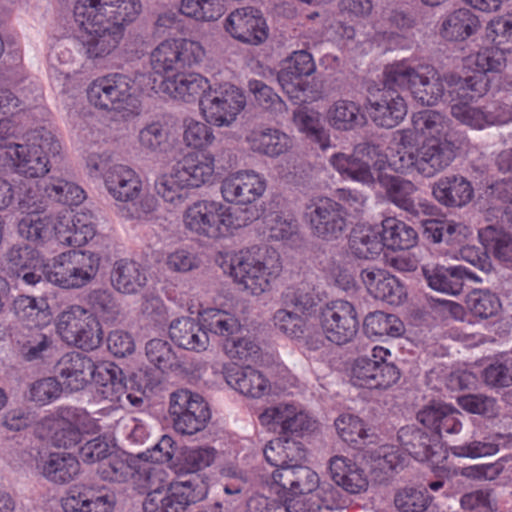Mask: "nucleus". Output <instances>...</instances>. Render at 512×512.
I'll return each instance as SVG.
<instances>
[{
    "label": "nucleus",
    "instance_id": "nucleus-1",
    "mask_svg": "<svg viewBox=\"0 0 512 512\" xmlns=\"http://www.w3.org/2000/svg\"><path fill=\"white\" fill-rule=\"evenodd\" d=\"M137 0H77L74 17L83 32L82 49L89 59L110 55L124 36V24L141 11Z\"/></svg>",
    "mask_w": 512,
    "mask_h": 512
},
{
    "label": "nucleus",
    "instance_id": "nucleus-2",
    "mask_svg": "<svg viewBox=\"0 0 512 512\" xmlns=\"http://www.w3.org/2000/svg\"><path fill=\"white\" fill-rule=\"evenodd\" d=\"M464 419V414L455 407L443 402H433L417 413V420L431 434L412 425L400 428L397 438L403 449L414 459L428 461L435 454L441 438L457 435L462 431Z\"/></svg>",
    "mask_w": 512,
    "mask_h": 512
},
{
    "label": "nucleus",
    "instance_id": "nucleus-3",
    "mask_svg": "<svg viewBox=\"0 0 512 512\" xmlns=\"http://www.w3.org/2000/svg\"><path fill=\"white\" fill-rule=\"evenodd\" d=\"M281 270L280 258L275 250L256 246L240 251L230 261V275L234 281L253 295L268 291Z\"/></svg>",
    "mask_w": 512,
    "mask_h": 512
},
{
    "label": "nucleus",
    "instance_id": "nucleus-4",
    "mask_svg": "<svg viewBox=\"0 0 512 512\" xmlns=\"http://www.w3.org/2000/svg\"><path fill=\"white\" fill-rule=\"evenodd\" d=\"M105 187L109 194L122 204L119 213L125 219H144L157 207V200L152 195L140 197L142 182L130 167L115 164L104 174Z\"/></svg>",
    "mask_w": 512,
    "mask_h": 512
},
{
    "label": "nucleus",
    "instance_id": "nucleus-5",
    "mask_svg": "<svg viewBox=\"0 0 512 512\" xmlns=\"http://www.w3.org/2000/svg\"><path fill=\"white\" fill-rule=\"evenodd\" d=\"M100 258L86 250H69L42 265L45 279L64 289H79L89 284L97 275Z\"/></svg>",
    "mask_w": 512,
    "mask_h": 512
},
{
    "label": "nucleus",
    "instance_id": "nucleus-6",
    "mask_svg": "<svg viewBox=\"0 0 512 512\" xmlns=\"http://www.w3.org/2000/svg\"><path fill=\"white\" fill-rule=\"evenodd\" d=\"M387 84L408 90L423 106H434L445 97L447 90L444 74L431 67H412L404 62L387 66Z\"/></svg>",
    "mask_w": 512,
    "mask_h": 512
},
{
    "label": "nucleus",
    "instance_id": "nucleus-7",
    "mask_svg": "<svg viewBox=\"0 0 512 512\" xmlns=\"http://www.w3.org/2000/svg\"><path fill=\"white\" fill-rule=\"evenodd\" d=\"M247 215L239 222L230 208L220 202L201 200L188 207L184 214L185 227L191 232L211 239L227 235L231 229L245 226L256 219V211L246 209Z\"/></svg>",
    "mask_w": 512,
    "mask_h": 512
},
{
    "label": "nucleus",
    "instance_id": "nucleus-8",
    "mask_svg": "<svg viewBox=\"0 0 512 512\" xmlns=\"http://www.w3.org/2000/svg\"><path fill=\"white\" fill-rule=\"evenodd\" d=\"M57 377L63 387L70 392L84 389L91 381L98 388H103L105 382L115 377L118 365L112 362L95 363L90 357L79 352L64 354L55 366Z\"/></svg>",
    "mask_w": 512,
    "mask_h": 512
},
{
    "label": "nucleus",
    "instance_id": "nucleus-9",
    "mask_svg": "<svg viewBox=\"0 0 512 512\" xmlns=\"http://www.w3.org/2000/svg\"><path fill=\"white\" fill-rule=\"evenodd\" d=\"M60 144L54 135L45 128L35 129L27 135L25 144L14 147V152H7L13 160L16 170L30 178L44 176L49 171L50 154L56 155Z\"/></svg>",
    "mask_w": 512,
    "mask_h": 512
},
{
    "label": "nucleus",
    "instance_id": "nucleus-10",
    "mask_svg": "<svg viewBox=\"0 0 512 512\" xmlns=\"http://www.w3.org/2000/svg\"><path fill=\"white\" fill-rule=\"evenodd\" d=\"M208 484L199 477L169 484L166 490L155 488L143 501L144 512H186L190 505L204 500Z\"/></svg>",
    "mask_w": 512,
    "mask_h": 512
},
{
    "label": "nucleus",
    "instance_id": "nucleus-11",
    "mask_svg": "<svg viewBox=\"0 0 512 512\" xmlns=\"http://www.w3.org/2000/svg\"><path fill=\"white\" fill-rule=\"evenodd\" d=\"M150 80V76L139 74L134 79L124 74H112L97 79L89 86V102L104 110L122 111L133 102V95L143 89L139 84Z\"/></svg>",
    "mask_w": 512,
    "mask_h": 512
},
{
    "label": "nucleus",
    "instance_id": "nucleus-12",
    "mask_svg": "<svg viewBox=\"0 0 512 512\" xmlns=\"http://www.w3.org/2000/svg\"><path fill=\"white\" fill-rule=\"evenodd\" d=\"M304 217L313 236L323 241L339 239L348 228V212L338 201L316 197L305 206Z\"/></svg>",
    "mask_w": 512,
    "mask_h": 512
},
{
    "label": "nucleus",
    "instance_id": "nucleus-13",
    "mask_svg": "<svg viewBox=\"0 0 512 512\" xmlns=\"http://www.w3.org/2000/svg\"><path fill=\"white\" fill-rule=\"evenodd\" d=\"M169 414L175 431L181 435H194L202 431L211 418L203 397L186 389L170 395Z\"/></svg>",
    "mask_w": 512,
    "mask_h": 512
},
{
    "label": "nucleus",
    "instance_id": "nucleus-14",
    "mask_svg": "<svg viewBox=\"0 0 512 512\" xmlns=\"http://www.w3.org/2000/svg\"><path fill=\"white\" fill-rule=\"evenodd\" d=\"M390 351L376 346L371 356L358 357L351 369V383L357 387L368 389H387L400 378L398 368L386 361Z\"/></svg>",
    "mask_w": 512,
    "mask_h": 512
},
{
    "label": "nucleus",
    "instance_id": "nucleus-15",
    "mask_svg": "<svg viewBox=\"0 0 512 512\" xmlns=\"http://www.w3.org/2000/svg\"><path fill=\"white\" fill-rule=\"evenodd\" d=\"M245 105L243 92L230 83L211 87L200 100V110L206 121L219 127L234 122Z\"/></svg>",
    "mask_w": 512,
    "mask_h": 512
},
{
    "label": "nucleus",
    "instance_id": "nucleus-16",
    "mask_svg": "<svg viewBox=\"0 0 512 512\" xmlns=\"http://www.w3.org/2000/svg\"><path fill=\"white\" fill-rule=\"evenodd\" d=\"M319 320L325 338L339 346L352 342L359 330L355 306L343 299L326 303L320 309Z\"/></svg>",
    "mask_w": 512,
    "mask_h": 512
},
{
    "label": "nucleus",
    "instance_id": "nucleus-17",
    "mask_svg": "<svg viewBox=\"0 0 512 512\" xmlns=\"http://www.w3.org/2000/svg\"><path fill=\"white\" fill-rule=\"evenodd\" d=\"M315 71L316 64L313 56L306 50L293 51L283 60L277 80L283 92L294 104L306 102V85L303 77L311 76Z\"/></svg>",
    "mask_w": 512,
    "mask_h": 512
},
{
    "label": "nucleus",
    "instance_id": "nucleus-18",
    "mask_svg": "<svg viewBox=\"0 0 512 512\" xmlns=\"http://www.w3.org/2000/svg\"><path fill=\"white\" fill-rule=\"evenodd\" d=\"M384 87L369 99V114L373 122L383 128H394L407 114V105L398 92V86L387 84V67L384 70Z\"/></svg>",
    "mask_w": 512,
    "mask_h": 512
},
{
    "label": "nucleus",
    "instance_id": "nucleus-19",
    "mask_svg": "<svg viewBox=\"0 0 512 512\" xmlns=\"http://www.w3.org/2000/svg\"><path fill=\"white\" fill-rule=\"evenodd\" d=\"M267 187L266 178L254 170L229 174L221 182V194L228 203L248 205L257 201Z\"/></svg>",
    "mask_w": 512,
    "mask_h": 512
},
{
    "label": "nucleus",
    "instance_id": "nucleus-20",
    "mask_svg": "<svg viewBox=\"0 0 512 512\" xmlns=\"http://www.w3.org/2000/svg\"><path fill=\"white\" fill-rule=\"evenodd\" d=\"M225 30L234 39L259 45L268 38V26L262 13L253 7H244L232 11L225 20Z\"/></svg>",
    "mask_w": 512,
    "mask_h": 512
},
{
    "label": "nucleus",
    "instance_id": "nucleus-21",
    "mask_svg": "<svg viewBox=\"0 0 512 512\" xmlns=\"http://www.w3.org/2000/svg\"><path fill=\"white\" fill-rule=\"evenodd\" d=\"M455 146L445 138H429L416 150L414 170L432 178L448 168L455 159Z\"/></svg>",
    "mask_w": 512,
    "mask_h": 512
},
{
    "label": "nucleus",
    "instance_id": "nucleus-22",
    "mask_svg": "<svg viewBox=\"0 0 512 512\" xmlns=\"http://www.w3.org/2000/svg\"><path fill=\"white\" fill-rule=\"evenodd\" d=\"M97 472L102 480L112 483H126L138 473L148 484H153L164 470L147 463L138 465L134 458L126 454H112L99 465Z\"/></svg>",
    "mask_w": 512,
    "mask_h": 512
},
{
    "label": "nucleus",
    "instance_id": "nucleus-23",
    "mask_svg": "<svg viewBox=\"0 0 512 512\" xmlns=\"http://www.w3.org/2000/svg\"><path fill=\"white\" fill-rule=\"evenodd\" d=\"M19 207L27 213L18 224L19 234L23 238L31 242L43 243L50 238L53 229L58 231L49 216L39 214L36 190L32 187H27L23 196L19 193Z\"/></svg>",
    "mask_w": 512,
    "mask_h": 512
},
{
    "label": "nucleus",
    "instance_id": "nucleus-24",
    "mask_svg": "<svg viewBox=\"0 0 512 512\" xmlns=\"http://www.w3.org/2000/svg\"><path fill=\"white\" fill-rule=\"evenodd\" d=\"M379 155V146L372 143H360L355 146L353 154L338 152L329 158L330 165L343 177L363 184L374 182L370 164L357 157Z\"/></svg>",
    "mask_w": 512,
    "mask_h": 512
},
{
    "label": "nucleus",
    "instance_id": "nucleus-25",
    "mask_svg": "<svg viewBox=\"0 0 512 512\" xmlns=\"http://www.w3.org/2000/svg\"><path fill=\"white\" fill-rule=\"evenodd\" d=\"M434 199L447 208H462L474 197L472 183L460 174L441 176L431 185Z\"/></svg>",
    "mask_w": 512,
    "mask_h": 512
},
{
    "label": "nucleus",
    "instance_id": "nucleus-26",
    "mask_svg": "<svg viewBox=\"0 0 512 512\" xmlns=\"http://www.w3.org/2000/svg\"><path fill=\"white\" fill-rule=\"evenodd\" d=\"M429 287L448 295H458L462 292L467 280L480 282L481 278L464 266H433L422 268Z\"/></svg>",
    "mask_w": 512,
    "mask_h": 512
},
{
    "label": "nucleus",
    "instance_id": "nucleus-27",
    "mask_svg": "<svg viewBox=\"0 0 512 512\" xmlns=\"http://www.w3.org/2000/svg\"><path fill=\"white\" fill-rule=\"evenodd\" d=\"M79 460L71 453L52 452L40 457L36 470L47 481L56 485H65L74 481L80 474Z\"/></svg>",
    "mask_w": 512,
    "mask_h": 512
},
{
    "label": "nucleus",
    "instance_id": "nucleus-28",
    "mask_svg": "<svg viewBox=\"0 0 512 512\" xmlns=\"http://www.w3.org/2000/svg\"><path fill=\"white\" fill-rule=\"evenodd\" d=\"M331 480L345 492L357 495L368 490L369 481L366 472L354 460L335 455L329 460Z\"/></svg>",
    "mask_w": 512,
    "mask_h": 512
},
{
    "label": "nucleus",
    "instance_id": "nucleus-29",
    "mask_svg": "<svg viewBox=\"0 0 512 512\" xmlns=\"http://www.w3.org/2000/svg\"><path fill=\"white\" fill-rule=\"evenodd\" d=\"M361 279L369 293L376 299L391 305H399L406 297L404 286L387 271L367 268L362 270Z\"/></svg>",
    "mask_w": 512,
    "mask_h": 512
},
{
    "label": "nucleus",
    "instance_id": "nucleus-30",
    "mask_svg": "<svg viewBox=\"0 0 512 512\" xmlns=\"http://www.w3.org/2000/svg\"><path fill=\"white\" fill-rule=\"evenodd\" d=\"M170 339L180 348L202 352L209 346V337L203 322L191 317L174 319L169 325Z\"/></svg>",
    "mask_w": 512,
    "mask_h": 512
},
{
    "label": "nucleus",
    "instance_id": "nucleus-31",
    "mask_svg": "<svg viewBox=\"0 0 512 512\" xmlns=\"http://www.w3.org/2000/svg\"><path fill=\"white\" fill-rule=\"evenodd\" d=\"M227 384L245 396L260 398L269 390V381L258 370L247 366L228 364L223 368Z\"/></svg>",
    "mask_w": 512,
    "mask_h": 512
},
{
    "label": "nucleus",
    "instance_id": "nucleus-32",
    "mask_svg": "<svg viewBox=\"0 0 512 512\" xmlns=\"http://www.w3.org/2000/svg\"><path fill=\"white\" fill-rule=\"evenodd\" d=\"M449 101H475L483 97L489 90V79L484 73L475 72L462 78L456 73H445Z\"/></svg>",
    "mask_w": 512,
    "mask_h": 512
},
{
    "label": "nucleus",
    "instance_id": "nucleus-33",
    "mask_svg": "<svg viewBox=\"0 0 512 512\" xmlns=\"http://www.w3.org/2000/svg\"><path fill=\"white\" fill-rule=\"evenodd\" d=\"M211 87L208 79L197 73H178L161 82V89L165 93L185 102H193L197 99L200 101Z\"/></svg>",
    "mask_w": 512,
    "mask_h": 512
},
{
    "label": "nucleus",
    "instance_id": "nucleus-34",
    "mask_svg": "<svg viewBox=\"0 0 512 512\" xmlns=\"http://www.w3.org/2000/svg\"><path fill=\"white\" fill-rule=\"evenodd\" d=\"M114 506L113 494L96 492L92 488H84L81 491L72 490L61 499L64 512H112Z\"/></svg>",
    "mask_w": 512,
    "mask_h": 512
},
{
    "label": "nucleus",
    "instance_id": "nucleus-35",
    "mask_svg": "<svg viewBox=\"0 0 512 512\" xmlns=\"http://www.w3.org/2000/svg\"><path fill=\"white\" fill-rule=\"evenodd\" d=\"M249 148L258 154L278 157L292 147L291 138L283 131L271 127H259L246 136Z\"/></svg>",
    "mask_w": 512,
    "mask_h": 512
},
{
    "label": "nucleus",
    "instance_id": "nucleus-36",
    "mask_svg": "<svg viewBox=\"0 0 512 512\" xmlns=\"http://www.w3.org/2000/svg\"><path fill=\"white\" fill-rule=\"evenodd\" d=\"M478 17L469 9H457L446 15L440 24L439 35L446 41H465L480 29Z\"/></svg>",
    "mask_w": 512,
    "mask_h": 512
},
{
    "label": "nucleus",
    "instance_id": "nucleus-37",
    "mask_svg": "<svg viewBox=\"0 0 512 512\" xmlns=\"http://www.w3.org/2000/svg\"><path fill=\"white\" fill-rule=\"evenodd\" d=\"M111 282L120 293L136 294L147 284L146 271L138 262L121 259L114 264Z\"/></svg>",
    "mask_w": 512,
    "mask_h": 512
},
{
    "label": "nucleus",
    "instance_id": "nucleus-38",
    "mask_svg": "<svg viewBox=\"0 0 512 512\" xmlns=\"http://www.w3.org/2000/svg\"><path fill=\"white\" fill-rule=\"evenodd\" d=\"M20 353L26 361H36L50 357L56 351L55 337L39 329L26 328L17 339Z\"/></svg>",
    "mask_w": 512,
    "mask_h": 512
},
{
    "label": "nucleus",
    "instance_id": "nucleus-39",
    "mask_svg": "<svg viewBox=\"0 0 512 512\" xmlns=\"http://www.w3.org/2000/svg\"><path fill=\"white\" fill-rule=\"evenodd\" d=\"M178 173L192 188L209 182L214 174V158L211 155H187L175 165Z\"/></svg>",
    "mask_w": 512,
    "mask_h": 512
},
{
    "label": "nucleus",
    "instance_id": "nucleus-40",
    "mask_svg": "<svg viewBox=\"0 0 512 512\" xmlns=\"http://www.w3.org/2000/svg\"><path fill=\"white\" fill-rule=\"evenodd\" d=\"M380 182L385 187L389 201L411 216H419L421 209L412 198L417 188L412 181L394 176H381Z\"/></svg>",
    "mask_w": 512,
    "mask_h": 512
},
{
    "label": "nucleus",
    "instance_id": "nucleus-41",
    "mask_svg": "<svg viewBox=\"0 0 512 512\" xmlns=\"http://www.w3.org/2000/svg\"><path fill=\"white\" fill-rule=\"evenodd\" d=\"M13 310L17 319L27 328L40 327L50 317L49 305L44 298L20 295L13 302Z\"/></svg>",
    "mask_w": 512,
    "mask_h": 512
},
{
    "label": "nucleus",
    "instance_id": "nucleus-42",
    "mask_svg": "<svg viewBox=\"0 0 512 512\" xmlns=\"http://www.w3.org/2000/svg\"><path fill=\"white\" fill-rule=\"evenodd\" d=\"M381 236L388 249L407 250L417 243V232L405 222L393 217L382 221Z\"/></svg>",
    "mask_w": 512,
    "mask_h": 512
},
{
    "label": "nucleus",
    "instance_id": "nucleus-43",
    "mask_svg": "<svg viewBox=\"0 0 512 512\" xmlns=\"http://www.w3.org/2000/svg\"><path fill=\"white\" fill-rule=\"evenodd\" d=\"M481 243L505 266L512 268V237L501 228L488 225L478 232Z\"/></svg>",
    "mask_w": 512,
    "mask_h": 512
},
{
    "label": "nucleus",
    "instance_id": "nucleus-44",
    "mask_svg": "<svg viewBox=\"0 0 512 512\" xmlns=\"http://www.w3.org/2000/svg\"><path fill=\"white\" fill-rule=\"evenodd\" d=\"M383 247L381 231L370 227L354 229L349 239V248L359 259L373 260L381 254Z\"/></svg>",
    "mask_w": 512,
    "mask_h": 512
},
{
    "label": "nucleus",
    "instance_id": "nucleus-45",
    "mask_svg": "<svg viewBox=\"0 0 512 512\" xmlns=\"http://www.w3.org/2000/svg\"><path fill=\"white\" fill-rule=\"evenodd\" d=\"M284 307L302 315H311L318 305V297L313 287L305 282L287 287L280 296Z\"/></svg>",
    "mask_w": 512,
    "mask_h": 512
},
{
    "label": "nucleus",
    "instance_id": "nucleus-46",
    "mask_svg": "<svg viewBox=\"0 0 512 512\" xmlns=\"http://www.w3.org/2000/svg\"><path fill=\"white\" fill-rule=\"evenodd\" d=\"M364 458L370 462L374 472L379 470L384 474L382 478L384 479L394 471L403 468L407 457L395 446L382 445L365 450Z\"/></svg>",
    "mask_w": 512,
    "mask_h": 512
},
{
    "label": "nucleus",
    "instance_id": "nucleus-47",
    "mask_svg": "<svg viewBox=\"0 0 512 512\" xmlns=\"http://www.w3.org/2000/svg\"><path fill=\"white\" fill-rule=\"evenodd\" d=\"M216 455V449L211 446L185 447L178 459L176 473L186 475L204 470L214 463Z\"/></svg>",
    "mask_w": 512,
    "mask_h": 512
},
{
    "label": "nucleus",
    "instance_id": "nucleus-48",
    "mask_svg": "<svg viewBox=\"0 0 512 512\" xmlns=\"http://www.w3.org/2000/svg\"><path fill=\"white\" fill-rule=\"evenodd\" d=\"M329 124L340 131L353 130L364 123V116L360 113L359 106L348 100L336 101L327 112Z\"/></svg>",
    "mask_w": 512,
    "mask_h": 512
},
{
    "label": "nucleus",
    "instance_id": "nucleus-49",
    "mask_svg": "<svg viewBox=\"0 0 512 512\" xmlns=\"http://www.w3.org/2000/svg\"><path fill=\"white\" fill-rule=\"evenodd\" d=\"M364 333L367 337H399L404 332L402 321L394 314L382 311L369 313L363 323Z\"/></svg>",
    "mask_w": 512,
    "mask_h": 512
},
{
    "label": "nucleus",
    "instance_id": "nucleus-50",
    "mask_svg": "<svg viewBox=\"0 0 512 512\" xmlns=\"http://www.w3.org/2000/svg\"><path fill=\"white\" fill-rule=\"evenodd\" d=\"M118 371L115 377L105 382L103 388L97 389V394L101 399L107 400L111 403L113 408H124L126 402L132 406H139L142 403V398L132 395L127 392V386L122 369L118 366Z\"/></svg>",
    "mask_w": 512,
    "mask_h": 512
},
{
    "label": "nucleus",
    "instance_id": "nucleus-51",
    "mask_svg": "<svg viewBox=\"0 0 512 512\" xmlns=\"http://www.w3.org/2000/svg\"><path fill=\"white\" fill-rule=\"evenodd\" d=\"M201 319L206 332L221 336L228 341L240 331L239 321L226 311L209 309L201 314Z\"/></svg>",
    "mask_w": 512,
    "mask_h": 512
},
{
    "label": "nucleus",
    "instance_id": "nucleus-52",
    "mask_svg": "<svg viewBox=\"0 0 512 512\" xmlns=\"http://www.w3.org/2000/svg\"><path fill=\"white\" fill-rule=\"evenodd\" d=\"M138 140L141 148L147 152H165L170 146L167 124L160 120L147 123L139 131Z\"/></svg>",
    "mask_w": 512,
    "mask_h": 512
},
{
    "label": "nucleus",
    "instance_id": "nucleus-53",
    "mask_svg": "<svg viewBox=\"0 0 512 512\" xmlns=\"http://www.w3.org/2000/svg\"><path fill=\"white\" fill-rule=\"evenodd\" d=\"M507 51L496 45L481 49L466 58V65L487 75L488 72H501L506 66Z\"/></svg>",
    "mask_w": 512,
    "mask_h": 512
},
{
    "label": "nucleus",
    "instance_id": "nucleus-54",
    "mask_svg": "<svg viewBox=\"0 0 512 512\" xmlns=\"http://www.w3.org/2000/svg\"><path fill=\"white\" fill-rule=\"evenodd\" d=\"M44 190L50 199L69 206L81 204L86 197L80 186L63 178H50Z\"/></svg>",
    "mask_w": 512,
    "mask_h": 512
},
{
    "label": "nucleus",
    "instance_id": "nucleus-55",
    "mask_svg": "<svg viewBox=\"0 0 512 512\" xmlns=\"http://www.w3.org/2000/svg\"><path fill=\"white\" fill-rule=\"evenodd\" d=\"M180 12L196 21L210 22L224 14V7L219 0H181Z\"/></svg>",
    "mask_w": 512,
    "mask_h": 512
},
{
    "label": "nucleus",
    "instance_id": "nucleus-56",
    "mask_svg": "<svg viewBox=\"0 0 512 512\" xmlns=\"http://www.w3.org/2000/svg\"><path fill=\"white\" fill-rule=\"evenodd\" d=\"M431 497L426 488L403 487L394 495V505L399 512H425Z\"/></svg>",
    "mask_w": 512,
    "mask_h": 512
},
{
    "label": "nucleus",
    "instance_id": "nucleus-57",
    "mask_svg": "<svg viewBox=\"0 0 512 512\" xmlns=\"http://www.w3.org/2000/svg\"><path fill=\"white\" fill-rule=\"evenodd\" d=\"M145 352L148 361L163 372L179 367L176 353L166 340L151 339L146 343Z\"/></svg>",
    "mask_w": 512,
    "mask_h": 512
},
{
    "label": "nucleus",
    "instance_id": "nucleus-58",
    "mask_svg": "<svg viewBox=\"0 0 512 512\" xmlns=\"http://www.w3.org/2000/svg\"><path fill=\"white\" fill-rule=\"evenodd\" d=\"M466 304L474 316L482 319L495 316L501 309L499 297L488 289L472 290Z\"/></svg>",
    "mask_w": 512,
    "mask_h": 512
},
{
    "label": "nucleus",
    "instance_id": "nucleus-59",
    "mask_svg": "<svg viewBox=\"0 0 512 512\" xmlns=\"http://www.w3.org/2000/svg\"><path fill=\"white\" fill-rule=\"evenodd\" d=\"M188 188L174 165L171 172L160 175L155 181L156 193L166 202L176 204L184 199V190Z\"/></svg>",
    "mask_w": 512,
    "mask_h": 512
},
{
    "label": "nucleus",
    "instance_id": "nucleus-60",
    "mask_svg": "<svg viewBox=\"0 0 512 512\" xmlns=\"http://www.w3.org/2000/svg\"><path fill=\"white\" fill-rule=\"evenodd\" d=\"M89 315L90 312L79 305L69 306L58 315L56 324L58 334L69 344L76 339L74 336L86 319H89Z\"/></svg>",
    "mask_w": 512,
    "mask_h": 512
},
{
    "label": "nucleus",
    "instance_id": "nucleus-61",
    "mask_svg": "<svg viewBox=\"0 0 512 512\" xmlns=\"http://www.w3.org/2000/svg\"><path fill=\"white\" fill-rule=\"evenodd\" d=\"M335 427L341 439L354 447L361 449L368 436L363 421L355 415L344 414L335 420Z\"/></svg>",
    "mask_w": 512,
    "mask_h": 512
},
{
    "label": "nucleus",
    "instance_id": "nucleus-62",
    "mask_svg": "<svg viewBox=\"0 0 512 512\" xmlns=\"http://www.w3.org/2000/svg\"><path fill=\"white\" fill-rule=\"evenodd\" d=\"M174 39L161 42L151 53L150 61L155 73L179 72L178 54Z\"/></svg>",
    "mask_w": 512,
    "mask_h": 512
},
{
    "label": "nucleus",
    "instance_id": "nucleus-63",
    "mask_svg": "<svg viewBox=\"0 0 512 512\" xmlns=\"http://www.w3.org/2000/svg\"><path fill=\"white\" fill-rule=\"evenodd\" d=\"M412 124L416 131L429 135L431 138H441L449 129L446 118L435 110L415 113L412 117Z\"/></svg>",
    "mask_w": 512,
    "mask_h": 512
},
{
    "label": "nucleus",
    "instance_id": "nucleus-64",
    "mask_svg": "<svg viewBox=\"0 0 512 512\" xmlns=\"http://www.w3.org/2000/svg\"><path fill=\"white\" fill-rule=\"evenodd\" d=\"M296 466L293 463L276 468L271 474V482L268 483L271 493L277 495L278 500L287 504L291 502L290 492L296 478Z\"/></svg>",
    "mask_w": 512,
    "mask_h": 512
}]
</instances>
